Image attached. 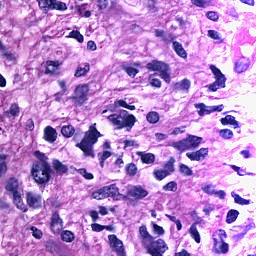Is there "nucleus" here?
<instances>
[{
    "mask_svg": "<svg viewBox=\"0 0 256 256\" xmlns=\"http://www.w3.org/2000/svg\"><path fill=\"white\" fill-rule=\"evenodd\" d=\"M99 137H103V134L97 130V123H94L89 126L88 131L85 132L83 139L80 143L76 144L78 149L84 154V157H95V152L93 150V145L99 141Z\"/></svg>",
    "mask_w": 256,
    "mask_h": 256,
    "instance_id": "nucleus-1",
    "label": "nucleus"
},
{
    "mask_svg": "<svg viewBox=\"0 0 256 256\" xmlns=\"http://www.w3.org/2000/svg\"><path fill=\"white\" fill-rule=\"evenodd\" d=\"M34 180L39 185L49 183L53 169L49 163H34L31 170Z\"/></svg>",
    "mask_w": 256,
    "mask_h": 256,
    "instance_id": "nucleus-2",
    "label": "nucleus"
},
{
    "mask_svg": "<svg viewBox=\"0 0 256 256\" xmlns=\"http://www.w3.org/2000/svg\"><path fill=\"white\" fill-rule=\"evenodd\" d=\"M227 234L225 230H219L218 233L213 235V251L218 255H225L229 252V244L225 243Z\"/></svg>",
    "mask_w": 256,
    "mask_h": 256,
    "instance_id": "nucleus-3",
    "label": "nucleus"
},
{
    "mask_svg": "<svg viewBox=\"0 0 256 256\" xmlns=\"http://www.w3.org/2000/svg\"><path fill=\"white\" fill-rule=\"evenodd\" d=\"M89 95V84H79L76 86L74 95L71 97L75 107H82Z\"/></svg>",
    "mask_w": 256,
    "mask_h": 256,
    "instance_id": "nucleus-4",
    "label": "nucleus"
},
{
    "mask_svg": "<svg viewBox=\"0 0 256 256\" xmlns=\"http://www.w3.org/2000/svg\"><path fill=\"white\" fill-rule=\"evenodd\" d=\"M168 249L167 243L161 238L151 242L150 246H146V251L151 256H163Z\"/></svg>",
    "mask_w": 256,
    "mask_h": 256,
    "instance_id": "nucleus-5",
    "label": "nucleus"
},
{
    "mask_svg": "<svg viewBox=\"0 0 256 256\" xmlns=\"http://www.w3.org/2000/svg\"><path fill=\"white\" fill-rule=\"evenodd\" d=\"M40 9H43L45 13L56 9V11H67V4L65 2L57 0H37Z\"/></svg>",
    "mask_w": 256,
    "mask_h": 256,
    "instance_id": "nucleus-6",
    "label": "nucleus"
},
{
    "mask_svg": "<svg viewBox=\"0 0 256 256\" xmlns=\"http://www.w3.org/2000/svg\"><path fill=\"white\" fill-rule=\"evenodd\" d=\"M108 243L112 253H116L117 256H127L123 241L117 238V235L111 234L108 236Z\"/></svg>",
    "mask_w": 256,
    "mask_h": 256,
    "instance_id": "nucleus-7",
    "label": "nucleus"
},
{
    "mask_svg": "<svg viewBox=\"0 0 256 256\" xmlns=\"http://www.w3.org/2000/svg\"><path fill=\"white\" fill-rule=\"evenodd\" d=\"M210 71H212L215 82L209 86L210 91H217V89H221L225 87V75L219 70V68L215 67V65H210Z\"/></svg>",
    "mask_w": 256,
    "mask_h": 256,
    "instance_id": "nucleus-8",
    "label": "nucleus"
},
{
    "mask_svg": "<svg viewBox=\"0 0 256 256\" xmlns=\"http://www.w3.org/2000/svg\"><path fill=\"white\" fill-rule=\"evenodd\" d=\"M50 229L54 234L63 231V219H61V216H59L57 212L53 213L51 216Z\"/></svg>",
    "mask_w": 256,
    "mask_h": 256,
    "instance_id": "nucleus-9",
    "label": "nucleus"
},
{
    "mask_svg": "<svg viewBox=\"0 0 256 256\" xmlns=\"http://www.w3.org/2000/svg\"><path fill=\"white\" fill-rule=\"evenodd\" d=\"M26 203L32 209H37L41 207V195L35 192H27L26 193Z\"/></svg>",
    "mask_w": 256,
    "mask_h": 256,
    "instance_id": "nucleus-10",
    "label": "nucleus"
},
{
    "mask_svg": "<svg viewBox=\"0 0 256 256\" xmlns=\"http://www.w3.org/2000/svg\"><path fill=\"white\" fill-rule=\"evenodd\" d=\"M135 123H137V118L135 115L129 114L126 110L122 111V125L123 129H133Z\"/></svg>",
    "mask_w": 256,
    "mask_h": 256,
    "instance_id": "nucleus-11",
    "label": "nucleus"
},
{
    "mask_svg": "<svg viewBox=\"0 0 256 256\" xmlns=\"http://www.w3.org/2000/svg\"><path fill=\"white\" fill-rule=\"evenodd\" d=\"M104 191L106 193V198L107 197H112V199H116V201L121 200L123 195L119 193V187H117V184H111L108 186H104Z\"/></svg>",
    "mask_w": 256,
    "mask_h": 256,
    "instance_id": "nucleus-12",
    "label": "nucleus"
},
{
    "mask_svg": "<svg viewBox=\"0 0 256 256\" xmlns=\"http://www.w3.org/2000/svg\"><path fill=\"white\" fill-rule=\"evenodd\" d=\"M149 195V192L145 190L141 186H135L133 189H131L128 192V197H133V199L139 200V199H145Z\"/></svg>",
    "mask_w": 256,
    "mask_h": 256,
    "instance_id": "nucleus-13",
    "label": "nucleus"
},
{
    "mask_svg": "<svg viewBox=\"0 0 256 256\" xmlns=\"http://www.w3.org/2000/svg\"><path fill=\"white\" fill-rule=\"evenodd\" d=\"M46 65V75H51L53 77L54 75H59V73H61V68H59V65L61 64L59 61H47Z\"/></svg>",
    "mask_w": 256,
    "mask_h": 256,
    "instance_id": "nucleus-14",
    "label": "nucleus"
},
{
    "mask_svg": "<svg viewBox=\"0 0 256 256\" xmlns=\"http://www.w3.org/2000/svg\"><path fill=\"white\" fill-rule=\"evenodd\" d=\"M22 182L19 181L17 178H10L6 182L5 189L6 191H9L10 193H19V187H21Z\"/></svg>",
    "mask_w": 256,
    "mask_h": 256,
    "instance_id": "nucleus-15",
    "label": "nucleus"
},
{
    "mask_svg": "<svg viewBox=\"0 0 256 256\" xmlns=\"http://www.w3.org/2000/svg\"><path fill=\"white\" fill-rule=\"evenodd\" d=\"M43 139H45L48 143H55L57 141V130L51 126H47L44 129Z\"/></svg>",
    "mask_w": 256,
    "mask_h": 256,
    "instance_id": "nucleus-16",
    "label": "nucleus"
},
{
    "mask_svg": "<svg viewBox=\"0 0 256 256\" xmlns=\"http://www.w3.org/2000/svg\"><path fill=\"white\" fill-rule=\"evenodd\" d=\"M52 168L54 169V171H56L57 175H65V173L69 171V167H67L66 164H63V162L57 159H54L52 161Z\"/></svg>",
    "mask_w": 256,
    "mask_h": 256,
    "instance_id": "nucleus-17",
    "label": "nucleus"
},
{
    "mask_svg": "<svg viewBox=\"0 0 256 256\" xmlns=\"http://www.w3.org/2000/svg\"><path fill=\"white\" fill-rule=\"evenodd\" d=\"M91 71V65L87 62L78 65L74 77H87V74Z\"/></svg>",
    "mask_w": 256,
    "mask_h": 256,
    "instance_id": "nucleus-18",
    "label": "nucleus"
},
{
    "mask_svg": "<svg viewBox=\"0 0 256 256\" xmlns=\"http://www.w3.org/2000/svg\"><path fill=\"white\" fill-rule=\"evenodd\" d=\"M108 120L116 127V129H123V114L122 112L117 114H112L107 117Z\"/></svg>",
    "mask_w": 256,
    "mask_h": 256,
    "instance_id": "nucleus-19",
    "label": "nucleus"
},
{
    "mask_svg": "<svg viewBox=\"0 0 256 256\" xmlns=\"http://www.w3.org/2000/svg\"><path fill=\"white\" fill-rule=\"evenodd\" d=\"M13 201L17 209H20V211H23V213H27V206L25 205V203H23V198H21V193L14 192Z\"/></svg>",
    "mask_w": 256,
    "mask_h": 256,
    "instance_id": "nucleus-20",
    "label": "nucleus"
},
{
    "mask_svg": "<svg viewBox=\"0 0 256 256\" xmlns=\"http://www.w3.org/2000/svg\"><path fill=\"white\" fill-rule=\"evenodd\" d=\"M137 155L140 157L142 163L146 165H153L155 163V154L153 153L138 152Z\"/></svg>",
    "mask_w": 256,
    "mask_h": 256,
    "instance_id": "nucleus-21",
    "label": "nucleus"
},
{
    "mask_svg": "<svg viewBox=\"0 0 256 256\" xmlns=\"http://www.w3.org/2000/svg\"><path fill=\"white\" fill-rule=\"evenodd\" d=\"M154 33H155V36L162 39L163 43H165L166 45H169L171 41L175 40V37H173V35L171 34L165 35V31L163 30L155 29Z\"/></svg>",
    "mask_w": 256,
    "mask_h": 256,
    "instance_id": "nucleus-22",
    "label": "nucleus"
},
{
    "mask_svg": "<svg viewBox=\"0 0 256 256\" xmlns=\"http://www.w3.org/2000/svg\"><path fill=\"white\" fill-rule=\"evenodd\" d=\"M186 141L188 143V149L191 151L192 149H197L199 145H201V141H203V138L197 137V136H189L186 138Z\"/></svg>",
    "mask_w": 256,
    "mask_h": 256,
    "instance_id": "nucleus-23",
    "label": "nucleus"
},
{
    "mask_svg": "<svg viewBox=\"0 0 256 256\" xmlns=\"http://www.w3.org/2000/svg\"><path fill=\"white\" fill-rule=\"evenodd\" d=\"M174 89L176 91H189V89H191V80L183 79L180 82L175 83Z\"/></svg>",
    "mask_w": 256,
    "mask_h": 256,
    "instance_id": "nucleus-24",
    "label": "nucleus"
},
{
    "mask_svg": "<svg viewBox=\"0 0 256 256\" xmlns=\"http://www.w3.org/2000/svg\"><path fill=\"white\" fill-rule=\"evenodd\" d=\"M167 64L161 61H157L154 60L150 63H148L146 65V69H148V71H159V73L161 72V70L166 66Z\"/></svg>",
    "mask_w": 256,
    "mask_h": 256,
    "instance_id": "nucleus-25",
    "label": "nucleus"
},
{
    "mask_svg": "<svg viewBox=\"0 0 256 256\" xmlns=\"http://www.w3.org/2000/svg\"><path fill=\"white\" fill-rule=\"evenodd\" d=\"M173 49L178 57H182V59H187V51L183 48V44L177 41L173 42Z\"/></svg>",
    "mask_w": 256,
    "mask_h": 256,
    "instance_id": "nucleus-26",
    "label": "nucleus"
},
{
    "mask_svg": "<svg viewBox=\"0 0 256 256\" xmlns=\"http://www.w3.org/2000/svg\"><path fill=\"white\" fill-rule=\"evenodd\" d=\"M172 147H174V149H177V151H180V153H183V151H189V144L187 142V139L173 142Z\"/></svg>",
    "mask_w": 256,
    "mask_h": 256,
    "instance_id": "nucleus-27",
    "label": "nucleus"
},
{
    "mask_svg": "<svg viewBox=\"0 0 256 256\" xmlns=\"http://www.w3.org/2000/svg\"><path fill=\"white\" fill-rule=\"evenodd\" d=\"M159 77L165 81V83H171V68L166 64L164 68L160 70Z\"/></svg>",
    "mask_w": 256,
    "mask_h": 256,
    "instance_id": "nucleus-28",
    "label": "nucleus"
},
{
    "mask_svg": "<svg viewBox=\"0 0 256 256\" xmlns=\"http://www.w3.org/2000/svg\"><path fill=\"white\" fill-rule=\"evenodd\" d=\"M194 107L198 110V115L203 117V115H209L211 113V106H207L204 103L194 104Z\"/></svg>",
    "mask_w": 256,
    "mask_h": 256,
    "instance_id": "nucleus-29",
    "label": "nucleus"
},
{
    "mask_svg": "<svg viewBox=\"0 0 256 256\" xmlns=\"http://www.w3.org/2000/svg\"><path fill=\"white\" fill-rule=\"evenodd\" d=\"M189 233L195 243H201V234L199 233V230H197V223L191 225Z\"/></svg>",
    "mask_w": 256,
    "mask_h": 256,
    "instance_id": "nucleus-30",
    "label": "nucleus"
},
{
    "mask_svg": "<svg viewBox=\"0 0 256 256\" xmlns=\"http://www.w3.org/2000/svg\"><path fill=\"white\" fill-rule=\"evenodd\" d=\"M222 125H233L234 129H239V122L235 120L234 116L227 115L224 118H221Z\"/></svg>",
    "mask_w": 256,
    "mask_h": 256,
    "instance_id": "nucleus-31",
    "label": "nucleus"
},
{
    "mask_svg": "<svg viewBox=\"0 0 256 256\" xmlns=\"http://www.w3.org/2000/svg\"><path fill=\"white\" fill-rule=\"evenodd\" d=\"M61 239L65 243H73V241H75V233H73L69 230L62 231Z\"/></svg>",
    "mask_w": 256,
    "mask_h": 256,
    "instance_id": "nucleus-32",
    "label": "nucleus"
},
{
    "mask_svg": "<svg viewBox=\"0 0 256 256\" xmlns=\"http://www.w3.org/2000/svg\"><path fill=\"white\" fill-rule=\"evenodd\" d=\"M61 134L63 137L69 139V137H73V135H75V127L72 125L63 126L61 129Z\"/></svg>",
    "mask_w": 256,
    "mask_h": 256,
    "instance_id": "nucleus-33",
    "label": "nucleus"
},
{
    "mask_svg": "<svg viewBox=\"0 0 256 256\" xmlns=\"http://www.w3.org/2000/svg\"><path fill=\"white\" fill-rule=\"evenodd\" d=\"M164 170L171 175V173H175V158L170 157L169 160L164 164Z\"/></svg>",
    "mask_w": 256,
    "mask_h": 256,
    "instance_id": "nucleus-34",
    "label": "nucleus"
},
{
    "mask_svg": "<svg viewBox=\"0 0 256 256\" xmlns=\"http://www.w3.org/2000/svg\"><path fill=\"white\" fill-rule=\"evenodd\" d=\"M153 175L157 181H163L166 177H169V172L164 169L154 170Z\"/></svg>",
    "mask_w": 256,
    "mask_h": 256,
    "instance_id": "nucleus-35",
    "label": "nucleus"
},
{
    "mask_svg": "<svg viewBox=\"0 0 256 256\" xmlns=\"http://www.w3.org/2000/svg\"><path fill=\"white\" fill-rule=\"evenodd\" d=\"M238 217H239V211L230 210L226 216V223H229V224L235 223V221H237Z\"/></svg>",
    "mask_w": 256,
    "mask_h": 256,
    "instance_id": "nucleus-36",
    "label": "nucleus"
},
{
    "mask_svg": "<svg viewBox=\"0 0 256 256\" xmlns=\"http://www.w3.org/2000/svg\"><path fill=\"white\" fill-rule=\"evenodd\" d=\"M111 157V152L110 151H103L98 153V158L100 162V167H105V161Z\"/></svg>",
    "mask_w": 256,
    "mask_h": 256,
    "instance_id": "nucleus-37",
    "label": "nucleus"
},
{
    "mask_svg": "<svg viewBox=\"0 0 256 256\" xmlns=\"http://www.w3.org/2000/svg\"><path fill=\"white\" fill-rule=\"evenodd\" d=\"M235 70L237 73H243L247 71V61L245 59H240L236 62Z\"/></svg>",
    "mask_w": 256,
    "mask_h": 256,
    "instance_id": "nucleus-38",
    "label": "nucleus"
},
{
    "mask_svg": "<svg viewBox=\"0 0 256 256\" xmlns=\"http://www.w3.org/2000/svg\"><path fill=\"white\" fill-rule=\"evenodd\" d=\"M146 119L148 123L155 125V123H159V113L155 111L149 112L146 116Z\"/></svg>",
    "mask_w": 256,
    "mask_h": 256,
    "instance_id": "nucleus-39",
    "label": "nucleus"
},
{
    "mask_svg": "<svg viewBox=\"0 0 256 256\" xmlns=\"http://www.w3.org/2000/svg\"><path fill=\"white\" fill-rule=\"evenodd\" d=\"M93 199H97L98 201H101V199H107V194L105 192V186L98 191H95L92 193Z\"/></svg>",
    "mask_w": 256,
    "mask_h": 256,
    "instance_id": "nucleus-40",
    "label": "nucleus"
},
{
    "mask_svg": "<svg viewBox=\"0 0 256 256\" xmlns=\"http://www.w3.org/2000/svg\"><path fill=\"white\" fill-rule=\"evenodd\" d=\"M231 195L234 199V202L237 203V205H249V203H250L249 200L241 198V196H239L235 192H232Z\"/></svg>",
    "mask_w": 256,
    "mask_h": 256,
    "instance_id": "nucleus-41",
    "label": "nucleus"
},
{
    "mask_svg": "<svg viewBox=\"0 0 256 256\" xmlns=\"http://www.w3.org/2000/svg\"><path fill=\"white\" fill-rule=\"evenodd\" d=\"M115 107H124V109H129L130 111H135L134 105H129L125 100H116L114 103Z\"/></svg>",
    "mask_w": 256,
    "mask_h": 256,
    "instance_id": "nucleus-42",
    "label": "nucleus"
},
{
    "mask_svg": "<svg viewBox=\"0 0 256 256\" xmlns=\"http://www.w3.org/2000/svg\"><path fill=\"white\" fill-rule=\"evenodd\" d=\"M123 69L125 73L129 75V77H132V79H135V77L137 76V73H139V69L133 68L131 66H124Z\"/></svg>",
    "mask_w": 256,
    "mask_h": 256,
    "instance_id": "nucleus-43",
    "label": "nucleus"
},
{
    "mask_svg": "<svg viewBox=\"0 0 256 256\" xmlns=\"http://www.w3.org/2000/svg\"><path fill=\"white\" fill-rule=\"evenodd\" d=\"M36 159H38L39 161H36L35 163H49L47 161H49V158L47 157V155H45V153H42L41 151H36L34 153Z\"/></svg>",
    "mask_w": 256,
    "mask_h": 256,
    "instance_id": "nucleus-44",
    "label": "nucleus"
},
{
    "mask_svg": "<svg viewBox=\"0 0 256 256\" xmlns=\"http://www.w3.org/2000/svg\"><path fill=\"white\" fill-rule=\"evenodd\" d=\"M179 171L182 175H185L186 177H191V175H193V170L185 164L180 165Z\"/></svg>",
    "mask_w": 256,
    "mask_h": 256,
    "instance_id": "nucleus-45",
    "label": "nucleus"
},
{
    "mask_svg": "<svg viewBox=\"0 0 256 256\" xmlns=\"http://www.w3.org/2000/svg\"><path fill=\"white\" fill-rule=\"evenodd\" d=\"M207 155H209L208 148H201L200 150L196 151V157L198 161H203Z\"/></svg>",
    "mask_w": 256,
    "mask_h": 256,
    "instance_id": "nucleus-46",
    "label": "nucleus"
},
{
    "mask_svg": "<svg viewBox=\"0 0 256 256\" xmlns=\"http://www.w3.org/2000/svg\"><path fill=\"white\" fill-rule=\"evenodd\" d=\"M211 1L213 0H191L192 5H195V7H207V5L211 4Z\"/></svg>",
    "mask_w": 256,
    "mask_h": 256,
    "instance_id": "nucleus-47",
    "label": "nucleus"
},
{
    "mask_svg": "<svg viewBox=\"0 0 256 256\" xmlns=\"http://www.w3.org/2000/svg\"><path fill=\"white\" fill-rule=\"evenodd\" d=\"M163 191H172L175 193L177 191V182L171 181L163 186Z\"/></svg>",
    "mask_w": 256,
    "mask_h": 256,
    "instance_id": "nucleus-48",
    "label": "nucleus"
},
{
    "mask_svg": "<svg viewBox=\"0 0 256 256\" xmlns=\"http://www.w3.org/2000/svg\"><path fill=\"white\" fill-rule=\"evenodd\" d=\"M208 36L210 37V39H214V41H218V43L223 42V40L221 39V36L219 35V32L215 30H209Z\"/></svg>",
    "mask_w": 256,
    "mask_h": 256,
    "instance_id": "nucleus-49",
    "label": "nucleus"
},
{
    "mask_svg": "<svg viewBox=\"0 0 256 256\" xmlns=\"http://www.w3.org/2000/svg\"><path fill=\"white\" fill-rule=\"evenodd\" d=\"M152 228L155 235H158V237H161V235H165V229H163V227L157 225L154 222H152Z\"/></svg>",
    "mask_w": 256,
    "mask_h": 256,
    "instance_id": "nucleus-50",
    "label": "nucleus"
},
{
    "mask_svg": "<svg viewBox=\"0 0 256 256\" xmlns=\"http://www.w3.org/2000/svg\"><path fill=\"white\" fill-rule=\"evenodd\" d=\"M142 244L144 245L145 249L147 250V247L153 243V236L151 234H148L141 238Z\"/></svg>",
    "mask_w": 256,
    "mask_h": 256,
    "instance_id": "nucleus-51",
    "label": "nucleus"
},
{
    "mask_svg": "<svg viewBox=\"0 0 256 256\" xmlns=\"http://www.w3.org/2000/svg\"><path fill=\"white\" fill-rule=\"evenodd\" d=\"M203 193L207 195H215V186L214 185H205L202 188Z\"/></svg>",
    "mask_w": 256,
    "mask_h": 256,
    "instance_id": "nucleus-52",
    "label": "nucleus"
},
{
    "mask_svg": "<svg viewBox=\"0 0 256 256\" xmlns=\"http://www.w3.org/2000/svg\"><path fill=\"white\" fill-rule=\"evenodd\" d=\"M149 83L152 87H156L157 89H161V81L159 80V78H153V75H150Z\"/></svg>",
    "mask_w": 256,
    "mask_h": 256,
    "instance_id": "nucleus-53",
    "label": "nucleus"
},
{
    "mask_svg": "<svg viewBox=\"0 0 256 256\" xmlns=\"http://www.w3.org/2000/svg\"><path fill=\"white\" fill-rule=\"evenodd\" d=\"M7 113H10L12 117H17V115H19V106L17 104H12L6 114Z\"/></svg>",
    "mask_w": 256,
    "mask_h": 256,
    "instance_id": "nucleus-54",
    "label": "nucleus"
},
{
    "mask_svg": "<svg viewBox=\"0 0 256 256\" xmlns=\"http://www.w3.org/2000/svg\"><path fill=\"white\" fill-rule=\"evenodd\" d=\"M97 7L100 11L109 7V0H97Z\"/></svg>",
    "mask_w": 256,
    "mask_h": 256,
    "instance_id": "nucleus-55",
    "label": "nucleus"
},
{
    "mask_svg": "<svg viewBox=\"0 0 256 256\" xmlns=\"http://www.w3.org/2000/svg\"><path fill=\"white\" fill-rule=\"evenodd\" d=\"M220 135L223 139H231V137H233V131L230 129H224L220 131Z\"/></svg>",
    "mask_w": 256,
    "mask_h": 256,
    "instance_id": "nucleus-56",
    "label": "nucleus"
},
{
    "mask_svg": "<svg viewBox=\"0 0 256 256\" xmlns=\"http://www.w3.org/2000/svg\"><path fill=\"white\" fill-rule=\"evenodd\" d=\"M78 173H80V175H82V177H84V179H89V180L93 179V174L87 172V169H85V168L79 169Z\"/></svg>",
    "mask_w": 256,
    "mask_h": 256,
    "instance_id": "nucleus-57",
    "label": "nucleus"
},
{
    "mask_svg": "<svg viewBox=\"0 0 256 256\" xmlns=\"http://www.w3.org/2000/svg\"><path fill=\"white\" fill-rule=\"evenodd\" d=\"M127 173L130 176L137 175V166L133 163L129 164L127 167Z\"/></svg>",
    "mask_w": 256,
    "mask_h": 256,
    "instance_id": "nucleus-58",
    "label": "nucleus"
},
{
    "mask_svg": "<svg viewBox=\"0 0 256 256\" xmlns=\"http://www.w3.org/2000/svg\"><path fill=\"white\" fill-rule=\"evenodd\" d=\"M31 231H32L33 237H35L36 239H41V237H43V232H41V230L37 229V227L32 226Z\"/></svg>",
    "mask_w": 256,
    "mask_h": 256,
    "instance_id": "nucleus-59",
    "label": "nucleus"
},
{
    "mask_svg": "<svg viewBox=\"0 0 256 256\" xmlns=\"http://www.w3.org/2000/svg\"><path fill=\"white\" fill-rule=\"evenodd\" d=\"M70 37H73L74 39H77L79 43H83V36L79 31H72L70 33Z\"/></svg>",
    "mask_w": 256,
    "mask_h": 256,
    "instance_id": "nucleus-60",
    "label": "nucleus"
},
{
    "mask_svg": "<svg viewBox=\"0 0 256 256\" xmlns=\"http://www.w3.org/2000/svg\"><path fill=\"white\" fill-rule=\"evenodd\" d=\"M191 217H192L194 223H196V225H199V223H203V219L201 217H199V215H197L196 211H193L191 213Z\"/></svg>",
    "mask_w": 256,
    "mask_h": 256,
    "instance_id": "nucleus-61",
    "label": "nucleus"
},
{
    "mask_svg": "<svg viewBox=\"0 0 256 256\" xmlns=\"http://www.w3.org/2000/svg\"><path fill=\"white\" fill-rule=\"evenodd\" d=\"M139 235H140V239H143V237H146L147 235H149V231H147V226H141L139 228Z\"/></svg>",
    "mask_w": 256,
    "mask_h": 256,
    "instance_id": "nucleus-62",
    "label": "nucleus"
},
{
    "mask_svg": "<svg viewBox=\"0 0 256 256\" xmlns=\"http://www.w3.org/2000/svg\"><path fill=\"white\" fill-rule=\"evenodd\" d=\"M91 227H92V231H95L96 233H99L103 231V229H105V226L98 223L92 224Z\"/></svg>",
    "mask_w": 256,
    "mask_h": 256,
    "instance_id": "nucleus-63",
    "label": "nucleus"
},
{
    "mask_svg": "<svg viewBox=\"0 0 256 256\" xmlns=\"http://www.w3.org/2000/svg\"><path fill=\"white\" fill-rule=\"evenodd\" d=\"M207 18L210 19V21H217L219 19V15H217V12L210 11L207 13Z\"/></svg>",
    "mask_w": 256,
    "mask_h": 256,
    "instance_id": "nucleus-64",
    "label": "nucleus"
}]
</instances>
